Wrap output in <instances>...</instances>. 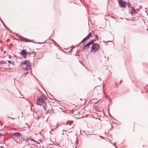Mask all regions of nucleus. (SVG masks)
Masks as SVG:
<instances>
[{"mask_svg": "<svg viewBox=\"0 0 148 148\" xmlns=\"http://www.w3.org/2000/svg\"><path fill=\"white\" fill-rule=\"evenodd\" d=\"M30 64L28 60H26L23 61L21 63V66L23 68L24 71L30 72L32 71Z\"/></svg>", "mask_w": 148, "mask_h": 148, "instance_id": "1", "label": "nucleus"}, {"mask_svg": "<svg viewBox=\"0 0 148 148\" xmlns=\"http://www.w3.org/2000/svg\"><path fill=\"white\" fill-rule=\"evenodd\" d=\"M47 99L46 96L42 95L38 97L37 100L36 104L37 105L41 106L45 103Z\"/></svg>", "mask_w": 148, "mask_h": 148, "instance_id": "2", "label": "nucleus"}, {"mask_svg": "<svg viewBox=\"0 0 148 148\" xmlns=\"http://www.w3.org/2000/svg\"><path fill=\"white\" fill-rule=\"evenodd\" d=\"M99 45L96 43H94L92 45L90 52L95 53L99 50Z\"/></svg>", "mask_w": 148, "mask_h": 148, "instance_id": "3", "label": "nucleus"}, {"mask_svg": "<svg viewBox=\"0 0 148 148\" xmlns=\"http://www.w3.org/2000/svg\"><path fill=\"white\" fill-rule=\"evenodd\" d=\"M119 4L122 7L124 8L126 6V3L125 1L121 0L118 1Z\"/></svg>", "mask_w": 148, "mask_h": 148, "instance_id": "4", "label": "nucleus"}, {"mask_svg": "<svg viewBox=\"0 0 148 148\" xmlns=\"http://www.w3.org/2000/svg\"><path fill=\"white\" fill-rule=\"evenodd\" d=\"M94 41L91 40L90 42H89V43H88L87 44L85 45L83 47V49L84 50H86L87 49L90 45H91V44H92L93 43Z\"/></svg>", "mask_w": 148, "mask_h": 148, "instance_id": "5", "label": "nucleus"}, {"mask_svg": "<svg viewBox=\"0 0 148 148\" xmlns=\"http://www.w3.org/2000/svg\"><path fill=\"white\" fill-rule=\"evenodd\" d=\"M13 136L14 137H19L21 136V134L19 132H16L13 133Z\"/></svg>", "mask_w": 148, "mask_h": 148, "instance_id": "6", "label": "nucleus"}, {"mask_svg": "<svg viewBox=\"0 0 148 148\" xmlns=\"http://www.w3.org/2000/svg\"><path fill=\"white\" fill-rule=\"evenodd\" d=\"M91 36V33H89L86 37H85L83 39V40L81 42H84L87 39H88Z\"/></svg>", "mask_w": 148, "mask_h": 148, "instance_id": "7", "label": "nucleus"}, {"mask_svg": "<svg viewBox=\"0 0 148 148\" xmlns=\"http://www.w3.org/2000/svg\"><path fill=\"white\" fill-rule=\"evenodd\" d=\"M27 39L21 36V37L20 38V39L19 40H22L23 41H25V42H27Z\"/></svg>", "mask_w": 148, "mask_h": 148, "instance_id": "8", "label": "nucleus"}, {"mask_svg": "<svg viewBox=\"0 0 148 148\" xmlns=\"http://www.w3.org/2000/svg\"><path fill=\"white\" fill-rule=\"evenodd\" d=\"M132 10L130 12H129L130 13H131V14H135V13L136 12L135 10V9H134V8H133V7H132Z\"/></svg>", "mask_w": 148, "mask_h": 148, "instance_id": "9", "label": "nucleus"}, {"mask_svg": "<svg viewBox=\"0 0 148 148\" xmlns=\"http://www.w3.org/2000/svg\"><path fill=\"white\" fill-rule=\"evenodd\" d=\"M26 51L25 50H23L21 51V53L23 55H26Z\"/></svg>", "mask_w": 148, "mask_h": 148, "instance_id": "10", "label": "nucleus"}, {"mask_svg": "<svg viewBox=\"0 0 148 148\" xmlns=\"http://www.w3.org/2000/svg\"><path fill=\"white\" fill-rule=\"evenodd\" d=\"M43 107L45 109V110H47V106L46 105V104L45 103H45L44 104H43Z\"/></svg>", "mask_w": 148, "mask_h": 148, "instance_id": "11", "label": "nucleus"}, {"mask_svg": "<svg viewBox=\"0 0 148 148\" xmlns=\"http://www.w3.org/2000/svg\"><path fill=\"white\" fill-rule=\"evenodd\" d=\"M24 74H23L22 75V76L23 77H25L26 75V74H27L29 72H30L28 71H24Z\"/></svg>", "mask_w": 148, "mask_h": 148, "instance_id": "12", "label": "nucleus"}, {"mask_svg": "<svg viewBox=\"0 0 148 148\" xmlns=\"http://www.w3.org/2000/svg\"><path fill=\"white\" fill-rule=\"evenodd\" d=\"M71 123L72 122L70 121H69L66 122L67 124L68 125H71Z\"/></svg>", "mask_w": 148, "mask_h": 148, "instance_id": "13", "label": "nucleus"}, {"mask_svg": "<svg viewBox=\"0 0 148 148\" xmlns=\"http://www.w3.org/2000/svg\"><path fill=\"white\" fill-rule=\"evenodd\" d=\"M126 5H127L128 7H130L131 6V4L130 3H126Z\"/></svg>", "mask_w": 148, "mask_h": 148, "instance_id": "14", "label": "nucleus"}, {"mask_svg": "<svg viewBox=\"0 0 148 148\" xmlns=\"http://www.w3.org/2000/svg\"><path fill=\"white\" fill-rule=\"evenodd\" d=\"M16 35L19 38H20L21 37V36H20V35H19L18 34H16Z\"/></svg>", "mask_w": 148, "mask_h": 148, "instance_id": "15", "label": "nucleus"}, {"mask_svg": "<svg viewBox=\"0 0 148 148\" xmlns=\"http://www.w3.org/2000/svg\"><path fill=\"white\" fill-rule=\"evenodd\" d=\"M24 57H26V56H27V54L26 53V55H23Z\"/></svg>", "mask_w": 148, "mask_h": 148, "instance_id": "16", "label": "nucleus"}, {"mask_svg": "<svg viewBox=\"0 0 148 148\" xmlns=\"http://www.w3.org/2000/svg\"><path fill=\"white\" fill-rule=\"evenodd\" d=\"M8 62L9 63H10V62H11V61H10V60H9V61H8Z\"/></svg>", "mask_w": 148, "mask_h": 148, "instance_id": "17", "label": "nucleus"}, {"mask_svg": "<svg viewBox=\"0 0 148 148\" xmlns=\"http://www.w3.org/2000/svg\"><path fill=\"white\" fill-rule=\"evenodd\" d=\"M104 84H103V89H104Z\"/></svg>", "mask_w": 148, "mask_h": 148, "instance_id": "18", "label": "nucleus"}, {"mask_svg": "<svg viewBox=\"0 0 148 148\" xmlns=\"http://www.w3.org/2000/svg\"><path fill=\"white\" fill-rule=\"evenodd\" d=\"M31 140H33V139L32 138H31Z\"/></svg>", "mask_w": 148, "mask_h": 148, "instance_id": "19", "label": "nucleus"}, {"mask_svg": "<svg viewBox=\"0 0 148 148\" xmlns=\"http://www.w3.org/2000/svg\"><path fill=\"white\" fill-rule=\"evenodd\" d=\"M1 133H0V137L1 136Z\"/></svg>", "mask_w": 148, "mask_h": 148, "instance_id": "20", "label": "nucleus"}, {"mask_svg": "<svg viewBox=\"0 0 148 148\" xmlns=\"http://www.w3.org/2000/svg\"><path fill=\"white\" fill-rule=\"evenodd\" d=\"M48 112V113L49 112V110H48V112Z\"/></svg>", "mask_w": 148, "mask_h": 148, "instance_id": "21", "label": "nucleus"}, {"mask_svg": "<svg viewBox=\"0 0 148 148\" xmlns=\"http://www.w3.org/2000/svg\"><path fill=\"white\" fill-rule=\"evenodd\" d=\"M109 101H111V100H110V99Z\"/></svg>", "mask_w": 148, "mask_h": 148, "instance_id": "22", "label": "nucleus"}]
</instances>
